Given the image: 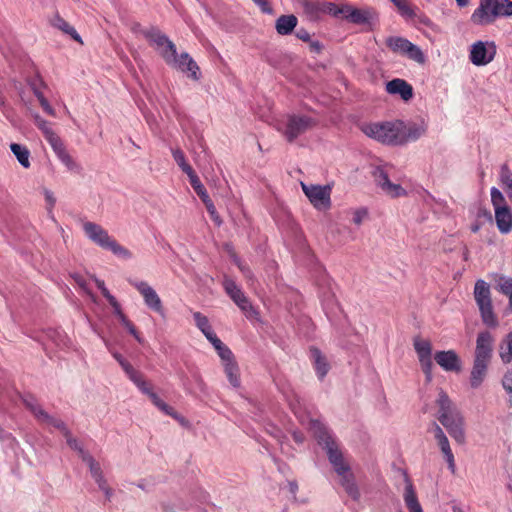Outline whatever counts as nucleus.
I'll return each mask as SVG.
<instances>
[{
  "mask_svg": "<svg viewBox=\"0 0 512 512\" xmlns=\"http://www.w3.org/2000/svg\"><path fill=\"white\" fill-rule=\"evenodd\" d=\"M23 403L27 409L31 411V413L35 416L38 421H42V419H48V413L41 407V405L37 402V400L28 396L23 399Z\"/></svg>",
  "mask_w": 512,
  "mask_h": 512,
  "instance_id": "c756f323",
  "label": "nucleus"
},
{
  "mask_svg": "<svg viewBox=\"0 0 512 512\" xmlns=\"http://www.w3.org/2000/svg\"><path fill=\"white\" fill-rule=\"evenodd\" d=\"M427 125L423 120L416 122H404L401 133L402 146L414 142L426 134Z\"/></svg>",
  "mask_w": 512,
  "mask_h": 512,
  "instance_id": "a211bd4d",
  "label": "nucleus"
},
{
  "mask_svg": "<svg viewBox=\"0 0 512 512\" xmlns=\"http://www.w3.org/2000/svg\"><path fill=\"white\" fill-rule=\"evenodd\" d=\"M446 394L444 391H441L440 393V397H439V405H440V411H439V415L437 416V420L440 422V424L445 427V428H448V412L446 410Z\"/></svg>",
  "mask_w": 512,
  "mask_h": 512,
  "instance_id": "ea45409f",
  "label": "nucleus"
},
{
  "mask_svg": "<svg viewBox=\"0 0 512 512\" xmlns=\"http://www.w3.org/2000/svg\"><path fill=\"white\" fill-rule=\"evenodd\" d=\"M38 101L45 113L53 117L56 116L54 108L49 104L48 100L44 97V95L38 98Z\"/></svg>",
  "mask_w": 512,
  "mask_h": 512,
  "instance_id": "6e6d98bb",
  "label": "nucleus"
},
{
  "mask_svg": "<svg viewBox=\"0 0 512 512\" xmlns=\"http://www.w3.org/2000/svg\"><path fill=\"white\" fill-rule=\"evenodd\" d=\"M373 178L377 186L390 197H400L405 195V190L399 184L392 183L389 179L388 172L383 166L376 167L372 172Z\"/></svg>",
  "mask_w": 512,
  "mask_h": 512,
  "instance_id": "4468645a",
  "label": "nucleus"
},
{
  "mask_svg": "<svg viewBox=\"0 0 512 512\" xmlns=\"http://www.w3.org/2000/svg\"><path fill=\"white\" fill-rule=\"evenodd\" d=\"M298 19L295 15H281L275 23V29L280 35H289L297 26Z\"/></svg>",
  "mask_w": 512,
  "mask_h": 512,
  "instance_id": "5701e85b",
  "label": "nucleus"
},
{
  "mask_svg": "<svg viewBox=\"0 0 512 512\" xmlns=\"http://www.w3.org/2000/svg\"><path fill=\"white\" fill-rule=\"evenodd\" d=\"M499 355L505 364H508L512 361V331L507 334L506 338L500 345Z\"/></svg>",
  "mask_w": 512,
  "mask_h": 512,
  "instance_id": "473e14b6",
  "label": "nucleus"
},
{
  "mask_svg": "<svg viewBox=\"0 0 512 512\" xmlns=\"http://www.w3.org/2000/svg\"><path fill=\"white\" fill-rule=\"evenodd\" d=\"M491 202L495 211L497 209L508 207L503 194L496 187L491 188Z\"/></svg>",
  "mask_w": 512,
  "mask_h": 512,
  "instance_id": "79ce46f5",
  "label": "nucleus"
},
{
  "mask_svg": "<svg viewBox=\"0 0 512 512\" xmlns=\"http://www.w3.org/2000/svg\"><path fill=\"white\" fill-rule=\"evenodd\" d=\"M120 322L128 329V331L136 338L138 342H141V338L135 326L128 320L125 315H121Z\"/></svg>",
  "mask_w": 512,
  "mask_h": 512,
  "instance_id": "603ef678",
  "label": "nucleus"
},
{
  "mask_svg": "<svg viewBox=\"0 0 512 512\" xmlns=\"http://www.w3.org/2000/svg\"><path fill=\"white\" fill-rule=\"evenodd\" d=\"M223 365H224L225 374H226L230 384L233 387H239L240 379H239V368H238L237 363L233 360V361L227 362Z\"/></svg>",
  "mask_w": 512,
  "mask_h": 512,
  "instance_id": "2f4dec72",
  "label": "nucleus"
},
{
  "mask_svg": "<svg viewBox=\"0 0 512 512\" xmlns=\"http://www.w3.org/2000/svg\"><path fill=\"white\" fill-rule=\"evenodd\" d=\"M500 181L506 190V193H512V172L506 165H503L500 170Z\"/></svg>",
  "mask_w": 512,
  "mask_h": 512,
  "instance_id": "a19ab883",
  "label": "nucleus"
},
{
  "mask_svg": "<svg viewBox=\"0 0 512 512\" xmlns=\"http://www.w3.org/2000/svg\"><path fill=\"white\" fill-rule=\"evenodd\" d=\"M502 384L503 388L510 395V403H512V370L506 372Z\"/></svg>",
  "mask_w": 512,
  "mask_h": 512,
  "instance_id": "3c124183",
  "label": "nucleus"
},
{
  "mask_svg": "<svg viewBox=\"0 0 512 512\" xmlns=\"http://www.w3.org/2000/svg\"><path fill=\"white\" fill-rule=\"evenodd\" d=\"M207 211L212 219V221L219 227L222 225L223 221L220 217V215L218 214L217 210H216V207L215 205L207 208Z\"/></svg>",
  "mask_w": 512,
  "mask_h": 512,
  "instance_id": "4d7b16f0",
  "label": "nucleus"
},
{
  "mask_svg": "<svg viewBox=\"0 0 512 512\" xmlns=\"http://www.w3.org/2000/svg\"><path fill=\"white\" fill-rule=\"evenodd\" d=\"M450 437L459 445L466 442V425L462 413L457 409L450 408Z\"/></svg>",
  "mask_w": 512,
  "mask_h": 512,
  "instance_id": "f3484780",
  "label": "nucleus"
},
{
  "mask_svg": "<svg viewBox=\"0 0 512 512\" xmlns=\"http://www.w3.org/2000/svg\"><path fill=\"white\" fill-rule=\"evenodd\" d=\"M493 337L489 332H482L477 337L475 360L471 371L470 384L477 388L483 382L492 356Z\"/></svg>",
  "mask_w": 512,
  "mask_h": 512,
  "instance_id": "7ed1b4c3",
  "label": "nucleus"
},
{
  "mask_svg": "<svg viewBox=\"0 0 512 512\" xmlns=\"http://www.w3.org/2000/svg\"><path fill=\"white\" fill-rule=\"evenodd\" d=\"M171 57L173 58L172 60H165L168 65L173 66L182 72H190L189 76L193 80L197 81L200 79V68L187 52L177 55V50L175 49V53Z\"/></svg>",
  "mask_w": 512,
  "mask_h": 512,
  "instance_id": "dca6fc26",
  "label": "nucleus"
},
{
  "mask_svg": "<svg viewBox=\"0 0 512 512\" xmlns=\"http://www.w3.org/2000/svg\"><path fill=\"white\" fill-rule=\"evenodd\" d=\"M386 91L391 95H399L403 101L413 98V87L406 80L395 78L386 84Z\"/></svg>",
  "mask_w": 512,
  "mask_h": 512,
  "instance_id": "6ab92c4d",
  "label": "nucleus"
},
{
  "mask_svg": "<svg viewBox=\"0 0 512 512\" xmlns=\"http://www.w3.org/2000/svg\"><path fill=\"white\" fill-rule=\"evenodd\" d=\"M253 2L261 8L262 12H264V13L272 12V8L269 5V2L267 0H253Z\"/></svg>",
  "mask_w": 512,
  "mask_h": 512,
  "instance_id": "052dcab7",
  "label": "nucleus"
},
{
  "mask_svg": "<svg viewBox=\"0 0 512 512\" xmlns=\"http://www.w3.org/2000/svg\"><path fill=\"white\" fill-rule=\"evenodd\" d=\"M368 210L366 208H359L353 212V219L352 221L356 225H361L363 220L367 217Z\"/></svg>",
  "mask_w": 512,
  "mask_h": 512,
  "instance_id": "864d4df0",
  "label": "nucleus"
},
{
  "mask_svg": "<svg viewBox=\"0 0 512 512\" xmlns=\"http://www.w3.org/2000/svg\"><path fill=\"white\" fill-rule=\"evenodd\" d=\"M460 369V360L457 355L450 350V371H458Z\"/></svg>",
  "mask_w": 512,
  "mask_h": 512,
  "instance_id": "13d9d810",
  "label": "nucleus"
},
{
  "mask_svg": "<svg viewBox=\"0 0 512 512\" xmlns=\"http://www.w3.org/2000/svg\"><path fill=\"white\" fill-rule=\"evenodd\" d=\"M345 19L355 24H366L371 19V13L368 10L353 8L350 5H345Z\"/></svg>",
  "mask_w": 512,
  "mask_h": 512,
  "instance_id": "b1692460",
  "label": "nucleus"
},
{
  "mask_svg": "<svg viewBox=\"0 0 512 512\" xmlns=\"http://www.w3.org/2000/svg\"><path fill=\"white\" fill-rule=\"evenodd\" d=\"M435 361L445 371H448V351H440L435 355Z\"/></svg>",
  "mask_w": 512,
  "mask_h": 512,
  "instance_id": "5fc2aeb1",
  "label": "nucleus"
},
{
  "mask_svg": "<svg viewBox=\"0 0 512 512\" xmlns=\"http://www.w3.org/2000/svg\"><path fill=\"white\" fill-rule=\"evenodd\" d=\"M34 124L37 126L39 130L43 133L45 139L50 144V146L54 143V141H58L61 138L53 131L51 125L48 121L43 119L39 114L33 115Z\"/></svg>",
  "mask_w": 512,
  "mask_h": 512,
  "instance_id": "393cba45",
  "label": "nucleus"
},
{
  "mask_svg": "<svg viewBox=\"0 0 512 512\" xmlns=\"http://www.w3.org/2000/svg\"><path fill=\"white\" fill-rule=\"evenodd\" d=\"M428 433L433 435L441 448L445 460L448 461V441L442 427L438 423L433 422L428 428Z\"/></svg>",
  "mask_w": 512,
  "mask_h": 512,
  "instance_id": "bb28decb",
  "label": "nucleus"
},
{
  "mask_svg": "<svg viewBox=\"0 0 512 512\" xmlns=\"http://www.w3.org/2000/svg\"><path fill=\"white\" fill-rule=\"evenodd\" d=\"M512 16L510 0H480L479 6L471 15V21L480 26L489 25L499 17Z\"/></svg>",
  "mask_w": 512,
  "mask_h": 512,
  "instance_id": "20e7f679",
  "label": "nucleus"
},
{
  "mask_svg": "<svg viewBox=\"0 0 512 512\" xmlns=\"http://www.w3.org/2000/svg\"><path fill=\"white\" fill-rule=\"evenodd\" d=\"M103 296L107 299V301L109 302V304L111 306H115L116 303L118 302L116 300V298L109 291H105V294Z\"/></svg>",
  "mask_w": 512,
  "mask_h": 512,
  "instance_id": "774afa93",
  "label": "nucleus"
},
{
  "mask_svg": "<svg viewBox=\"0 0 512 512\" xmlns=\"http://www.w3.org/2000/svg\"><path fill=\"white\" fill-rule=\"evenodd\" d=\"M216 351H217L219 357L221 358V360L223 361V364H225L227 362H231V361L234 360V356H233L232 351L225 344H223Z\"/></svg>",
  "mask_w": 512,
  "mask_h": 512,
  "instance_id": "8fccbe9b",
  "label": "nucleus"
},
{
  "mask_svg": "<svg viewBox=\"0 0 512 512\" xmlns=\"http://www.w3.org/2000/svg\"><path fill=\"white\" fill-rule=\"evenodd\" d=\"M310 50L315 53H320L323 45L319 41H309Z\"/></svg>",
  "mask_w": 512,
  "mask_h": 512,
  "instance_id": "69168bd1",
  "label": "nucleus"
},
{
  "mask_svg": "<svg viewBox=\"0 0 512 512\" xmlns=\"http://www.w3.org/2000/svg\"><path fill=\"white\" fill-rule=\"evenodd\" d=\"M496 288L509 298V307L512 310V277L499 276Z\"/></svg>",
  "mask_w": 512,
  "mask_h": 512,
  "instance_id": "7c9ffc66",
  "label": "nucleus"
},
{
  "mask_svg": "<svg viewBox=\"0 0 512 512\" xmlns=\"http://www.w3.org/2000/svg\"><path fill=\"white\" fill-rule=\"evenodd\" d=\"M474 299L484 324L489 327H496L498 321L493 311L490 286L482 279L477 280L475 283Z\"/></svg>",
  "mask_w": 512,
  "mask_h": 512,
  "instance_id": "423d86ee",
  "label": "nucleus"
},
{
  "mask_svg": "<svg viewBox=\"0 0 512 512\" xmlns=\"http://www.w3.org/2000/svg\"><path fill=\"white\" fill-rule=\"evenodd\" d=\"M142 35L156 46L164 60L173 59L171 56L175 53V44L158 28L151 27L142 31Z\"/></svg>",
  "mask_w": 512,
  "mask_h": 512,
  "instance_id": "9d476101",
  "label": "nucleus"
},
{
  "mask_svg": "<svg viewBox=\"0 0 512 512\" xmlns=\"http://www.w3.org/2000/svg\"><path fill=\"white\" fill-rule=\"evenodd\" d=\"M323 2L315 0H303L302 7L304 12L310 17L316 18L323 13Z\"/></svg>",
  "mask_w": 512,
  "mask_h": 512,
  "instance_id": "72a5a7b5",
  "label": "nucleus"
},
{
  "mask_svg": "<svg viewBox=\"0 0 512 512\" xmlns=\"http://www.w3.org/2000/svg\"><path fill=\"white\" fill-rule=\"evenodd\" d=\"M496 55V46L493 42L477 41L471 46L470 61L476 66L489 64Z\"/></svg>",
  "mask_w": 512,
  "mask_h": 512,
  "instance_id": "f8f14e48",
  "label": "nucleus"
},
{
  "mask_svg": "<svg viewBox=\"0 0 512 512\" xmlns=\"http://www.w3.org/2000/svg\"><path fill=\"white\" fill-rule=\"evenodd\" d=\"M398 9L400 15L407 20L416 16L414 8L406 0H390Z\"/></svg>",
  "mask_w": 512,
  "mask_h": 512,
  "instance_id": "f704fd0d",
  "label": "nucleus"
},
{
  "mask_svg": "<svg viewBox=\"0 0 512 512\" xmlns=\"http://www.w3.org/2000/svg\"><path fill=\"white\" fill-rule=\"evenodd\" d=\"M83 231L87 238L103 249L110 250L114 255L128 260L132 258L130 250L120 245L99 224L87 221L83 224Z\"/></svg>",
  "mask_w": 512,
  "mask_h": 512,
  "instance_id": "39448f33",
  "label": "nucleus"
},
{
  "mask_svg": "<svg viewBox=\"0 0 512 512\" xmlns=\"http://www.w3.org/2000/svg\"><path fill=\"white\" fill-rule=\"evenodd\" d=\"M112 355L115 358V360L120 364V366L125 371L127 376H129L135 370L133 366L127 360H125L121 354L113 352Z\"/></svg>",
  "mask_w": 512,
  "mask_h": 512,
  "instance_id": "09e8293b",
  "label": "nucleus"
},
{
  "mask_svg": "<svg viewBox=\"0 0 512 512\" xmlns=\"http://www.w3.org/2000/svg\"><path fill=\"white\" fill-rule=\"evenodd\" d=\"M52 25L61 30L63 33L69 35L73 40L83 43L80 35L77 33L75 28L71 26L67 21H65L62 17L59 15H56L52 20Z\"/></svg>",
  "mask_w": 512,
  "mask_h": 512,
  "instance_id": "cd10ccee",
  "label": "nucleus"
},
{
  "mask_svg": "<svg viewBox=\"0 0 512 512\" xmlns=\"http://www.w3.org/2000/svg\"><path fill=\"white\" fill-rule=\"evenodd\" d=\"M403 121H383L363 124L361 131L371 139L388 146H402Z\"/></svg>",
  "mask_w": 512,
  "mask_h": 512,
  "instance_id": "f03ea898",
  "label": "nucleus"
},
{
  "mask_svg": "<svg viewBox=\"0 0 512 512\" xmlns=\"http://www.w3.org/2000/svg\"><path fill=\"white\" fill-rule=\"evenodd\" d=\"M385 44L392 52L407 56L417 63H424L425 61L421 49L406 38L390 36L386 39Z\"/></svg>",
  "mask_w": 512,
  "mask_h": 512,
  "instance_id": "6e6552de",
  "label": "nucleus"
},
{
  "mask_svg": "<svg viewBox=\"0 0 512 512\" xmlns=\"http://www.w3.org/2000/svg\"><path fill=\"white\" fill-rule=\"evenodd\" d=\"M159 410L164 412L166 415L173 417L174 419H179V415L177 414V412H175V410L165 402L163 403Z\"/></svg>",
  "mask_w": 512,
  "mask_h": 512,
  "instance_id": "bf43d9fd",
  "label": "nucleus"
},
{
  "mask_svg": "<svg viewBox=\"0 0 512 512\" xmlns=\"http://www.w3.org/2000/svg\"><path fill=\"white\" fill-rule=\"evenodd\" d=\"M495 220L497 228L502 234H507L512 230V211L509 207L497 209Z\"/></svg>",
  "mask_w": 512,
  "mask_h": 512,
  "instance_id": "4be33fe9",
  "label": "nucleus"
},
{
  "mask_svg": "<svg viewBox=\"0 0 512 512\" xmlns=\"http://www.w3.org/2000/svg\"><path fill=\"white\" fill-rule=\"evenodd\" d=\"M223 286L226 293L234 301V303L246 314L247 317H252L256 314L252 305L250 304L247 297L244 295L240 287L230 278H225Z\"/></svg>",
  "mask_w": 512,
  "mask_h": 512,
  "instance_id": "ddd939ff",
  "label": "nucleus"
},
{
  "mask_svg": "<svg viewBox=\"0 0 512 512\" xmlns=\"http://www.w3.org/2000/svg\"><path fill=\"white\" fill-rule=\"evenodd\" d=\"M10 149L12 151V153L15 155V157L17 158L18 162L24 167V168H29L31 163H30V151L28 150V148L26 146H23L21 144H18V143H12L10 145Z\"/></svg>",
  "mask_w": 512,
  "mask_h": 512,
  "instance_id": "c85d7f7f",
  "label": "nucleus"
},
{
  "mask_svg": "<svg viewBox=\"0 0 512 512\" xmlns=\"http://www.w3.org/2000/svg\"><path fill=\"white\" fill-rule=\"evenodd\" d=\"M301 187L311 204L318 210H325L331 206V187L329 185H307L301 182Z\"/></svg>",
  "mask_w": 512,
  "mask_h": 512,
  "instance_id": "1a4fd4ad",
  "label": "nucleus"
},
{
  "mask_svg": "<svg viewBox=\"0 0 512 512\" xmlns=\"http://www.w3.org/2000/svg\"><path fill=\"white\" fill-rule=\"evenodd\" d=\"M172 155L175 162L178 164L181 170L185 174H187V176H190L191 174L195 173L193 168L186 162L185 155L181 149H173Z\"/></svg>",
  "mask_w": 512,
  "mask_h": 512,
  "instance_id": "e433bc0d",
  "label": "nucleus"
},
{
  "mask_svg": "<svg viewBox=\"0 0 512 512\" xmlns=\"http://www.w3.org/2000/svg\"><path fill=\"white\" fill-rule=\"evenodd\" d=\"M322 7H323V13L332 15L336 18L345 19V14H346V12H344L346 10L345 5L338 6L332 2H323Z\"/></svg>",
  "mask_w": 512,
  "mask_h": 512,
  "instance_id": "4c0bfd02",
  "label": "nucleus"
},
{
  "mask_svg": "<svg viewBox=\"0 0 512 512\" xmlns=\"http://www.w3.org/2000/svg\"><path fill=\"white\" fill-rule=\"evenodd\" d=\"M65 439H66V442L68 444V446L77 451L79 453V456L81 457V459H83V455H88L89 453L86 452L83 447L78 443L77 439L74 438L72 435H71V432L69 431L67 435H64Z\"/></svg>",
  "mask_w": 512,
  "mask_h": 512,
  "instance_id": "49530a36",
  "label": "nucleus"
},
{
  "mask_svg": "<svg viewBox=\"0 0 512 512\" xmlns=\"http://www.w3.org/2000/svg\"><path fill=\"white\" fill-rule=\"evenodd\" d=\"M82 461L88 465L92 478L103 474L100 464L90 454L83 455Z\"/></svg>",
  "mask_w": 512,
  "mask_h": 512,
  "instance_id": "37998d69",
  "label": "nucleus"
},
{
  "mask_svg": "<svg viewBox=\"0 0 512 512\" xmlns=\"http://www.w3.org/2000/svg\"><path fill=\"white\" fill-rule=\"evenodd\" d=\"M296 37L304 42L310 41V33L304 28H300L296 31Z\"/></svg>",
  "mask_w": 512,
  "mask_h": 512,
  "instance_id": "680f3d73",
  "label": "nucleus"
},
{
  "mask_svg": "<svg viewBox=\"0 0 512 512\" xmlns=\"http://www.w3.org/2000/svg\"><path fill=\"white\" fill-rule=\"evenodd\" d=\"M316 126V121L310 116L303 114H289L286 117L284 127H278L286 140L294 142L299 136L306 133Z\"/></svg>",
  "mask_w": 512,
  "mask_h": 512,
  "instance_id": "0eeeda50",
  "label": "nucleus"
},
{
  "mask_svg": "<svg viewBox=\"0 0 512 512\" xmlns=\"http://www.w3.org/2000/svg\"><path fill=\"white\" fill-rule=\"evenodd\" d=\"M193 318H194L196 326L201 330L202 333H204V331H207L208 329L211 328L208 318L206 316H204L203 314H201L200 312H194Z\"/></svg>",
  "mask_w": 512,
  "mask_h": 512,
  "instance_id": "de8ad7c7",
  "label": "nucleus"
},
{
  "mask_svg": "<svg viewBox=\"0 0 512 512\" xmlns=\"http://www.w3.org/2000/svg\"><path fill=\"white\" fill-rule=\"evenodd\" d=\"M232 258H233V261L234 263L238 266V268L240 269L241 272H244L245 270H247V265H245L244 263H242V261L236 256L235 253H232Z\"/></svg>",
  "mask_w": 512,
  "mask_h": 512,
  "instance_id": "338daca9",
  "label": "nucleus"
},
{
  "mask_svg": "<svg viewBox=\"0 0 512 512\" xmlns=\"http://www.w3.org/2000/svg\"><path fill=\"white\" fill-rule=\"evenodd\" d=\"M51 148L61 163L65 165L69 171L79 173L82 170L81 166L69 154L61 139L54 141V143L51 145Z\"/></svg>",
  "mask_w": 512,
  "mask_h": 512,
  "instance_id": "aec40b11",
  "label": "nucleus"
},
{
  "mask_svg": "<svg viewBox=\"0 0 512 512\" xmlns=\"http://www.w3.org/2000/svg\"><path fill=\"white\" fill-rule=\"evenodd\" d=\"M405 487L403 491V500L409 512H423L422 506L418 500L416 490L407 474H404Z\"/></svg>",
  "mask_w": 512,
  "mask_h": 512,
  "instance_id": "412c9836",
  "label": "nucleus"
},
{
  "mask_svg": "<svg viewBox=\"0 0 512 512\" xmlns=\"http://www.w3.org/2000/svg\"><path fill=\"white\" fill-rule=\"evenodd\" d=\"M128 377L141 390L142 393L148 395L152 392L151 388L144 380L143 375L139 371L134 370Z\"/></svg>",
  "mask_w": 512,
  "mask_h": 512,
  "instance_id": "58836bf2",
  "label": "nucleus"
},
{
  "mask_svg": "<svg viewBox=\"0 0 512 512\" xmlns=\"http://www.w3.org/2000/svg\"><path fill=\"white\" fill-rule=\"evenodd\" d=\"M41 423L48 424V425L55 427L56 429H58L59 431L62 432L63 436L67 435L68 432L70 431L67 428L66 424L62 420L56 419L49 414H48V419H42Z\"/></svg>",
  "mask_w": 512,
  "mask_h": 512,
  "instance_id": "a18cd8bd",
  "label": "nucleus"
},
{
  "mask_svg": "<svg viewBox=\"0 0 512 512\" xmlns=\"http://www.w3.org/2000/svg\"><path fill=\"white\" fill-rule=\"evenodd\" d=\"M414 349L417 353L421 368L426 376V381L432 380V347L428 340L415 337L413 340Z\"/></svg>",
  "mask_w": 512,
  "mask_h": 512,
  "instance_id": "9b49d317",
  "label": "nucleus"
},
{
  "mask_svg": "<svg viewBox=\"0 0 512 512\" xmlns=\"http://www.w3.org/2000/svg\"><path fill=\"white\" fill-rule=\"evenodd\" d=\"M311 429L319 445L326 450L328 459L340 478V485L344 488L349 497L354 501H359L361 494L354 473L351 471L350 465L344 460L335 439L329 433L328 429L318 421L311 423Z\"/></svg>",
  "mask_w": 512,
  "mask_h": 512,
  "instance_id": "f257e3e1",
  "label": "nucleus"
},
{
  "mask_svg": "<svg viewBox=\"0 0 512 512\" xmlns=\"http://www.w3.org/2000/svg\"><path fill=\"white\" fill-rule=\"evenodd\" d=\"M130 283L139 291L144 299L145 305L155 311L156 313L164 316V308L162 301L156 291L145 281H130Z\"/></svg>",
  "mask_w": 512,
  "mask_h": 512,
  "instance_id": "2eb2a0df",
  "label": "nucleus"
},
{
  "mask_svg": "<svg viewBox=\"0 0 512 512\" xmlns=\"http://www.w3.org/2000/svg\"><path fill=\"white\" fill-rule=\"evenodd\" d=\"M311 358L319 379H323L329 371V364L318 348L310 349Z\"/></svg>",
  "mask_w": 512,
  "mask_h": 512,
  "instance_id": "a878e982",
  "label": "nucleus"
},
{
  "mask_svg": "<svg viewBox=\"0 0 512 512\" xmlns=\"http://www.w3.org/2000/svg\"><path fill=\"white\" fill-rule=\"evenodd\" d=\"M189 177L190 184L195 190L196 194L199 196V198L204 197L207 195V190L205 189L204 185L201 183L199 177L196 173L191 174Z\"/></svg>",
  "mask_w": 512,
  "mask_h": 512,
  "instance_id": "c03bdc74",
  "label": "nucleus"
},
{
  "mask_svg": "<svg viewBox=\"0 0 512 512\" xmlns=\"http://www.w3.org/2000/svg\"><path fill=\"white\" fill-rule=\"evenodd\" d=\"M45 200L48 202L50 209H52L56 203V199L50 190H44Z\"/></svg>",
  "mask_w": 512,
  "mask_h": 512,
  "instance_id": "e2e57ef3",
  "label": "nucleus"
},
{
  "mask_svg": "<svg viewBox=\"0 0 512 512\" xmlns=\"http://www.w3.org/2000/svg\"><path fill=\"white\" fill-rule=\"evenodd\" d=\"M27 83L37 99L43 96L42 89H46L47 84L39 74L28 78Z\"/></svg>",
  "mask_w": 512,
  "mask_h": 512,
  "instance_id": "c9c22d12",
  "label": "nucleus"
},
{
  "mask_svg": "<svg viewBox=\"0 0 512 512\" xmlns=\"http://www.w3.org/2000/svg\"><path fill=\"white\" fill-rule=\"evenodd\" d=\"M93 479L97 483V485H98L100 490H102V489H104L105 487L108 486L107 481H106V479H105L103 474H101L99 476H96Z\"/></svg>",
  "mask_w": 512,
  "mask_h": 512,
  "instance_id": "0e129e2a",
  "label": "nucleus"
}]
</instances>
